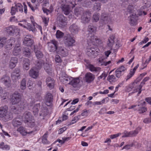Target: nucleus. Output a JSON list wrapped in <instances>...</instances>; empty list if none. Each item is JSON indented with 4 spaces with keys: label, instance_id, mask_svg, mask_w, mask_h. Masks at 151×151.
I'll return each instance as SVG.
<instances>
[{
    "label": "nucleus",
    "instance_id": "nucleus-49",
    "mask_svg": "<svg viewBox=\"0 0 151 151\" xmlns=\"http://www.w3.org/2000/svg\"><path fill=\"white\" fill-rule=\"evenodd\" d=\"M26 123L29 127H34L35 125V121L34 118Z\"/></svg>",
    "mask_w": 151,
    "mask_h": 151
},
{
    "label": "nucleus",
    "instance_id": "nucleus-41",
    "mask_svg": "<svg viewBox=\"0 0 151 151\" xmlns=\"http://www.w3.org/2000/svg\"><path fill=\"white\" fill-rule=\"evenodd\" d=\"M15 6L16 7L17 11L19 10V11L21 12H23V6L22 4L20 3H18L16 4L15 3Z\"/></svg>",
    "mask_w": 151,
    "mask_h": 151
},
{
    "label": "nucleus",
    "instance_id": "nucleus-46",
    "mask_svg": "<svg viewBox=\"0 0 151 151\" xmlns=\"http://www.w3.org/2000/svg\"><path fill=\"white\" fill-rule=\"evenodd\" d=\"M47 135L48 133L46 132L42 137V142L44 144H46L48 143V141L47 139Z\"/></svg>",
    "mask_w": 151,
    "mask_h": 151
},
{
    "label": "nucleus",
    "instance_id": "nucleus-1",
    "mask_svg": "<svg viewBox=\"0 0 151 151\" xmlns=\"http://www.w3.org/2000/svg\"><path fill=\"white\" fill-rule=\"evenodd\" d=\"M8 107L6 105L2 106L0 107V117L3 118L7 121L11 119L8 114Z\"/></svg>",
    "mask_w": 151,
    "mask_h": 151
},
{
    "label": "nucleus",
    "instance_id": "nucleus-8",
    "mask_svg": "<svg viewBox=\"0 0 151 151\" xmlns=\"http://www.w3.org/2000/svg\"><path fill=\"white\" fill-rule=\"evenodd\" d=\"M91 13L89 11H86L83 13L81 16V20L82 22L88 23L91 19Z\"/></svg>",
    "mask_w": 151,
    "mask_h": 151
},
{
    "label": "nucleus",
    "instance_id": "nucleus-28",
    "mask_svg": "<svg viewBox=\"0 0 151 151\" xmlns=\"http://www.w3.org/2000/svg\"><path fill=\"white\" fill-rule=\"evenodd\" d=\"M97 30V27L92 25H90L88 27L87 31L88 32V34L91 35L95 33Z\"/></svg>",
    "mask_w": 151,
    "mask_h": 151
},
{
    "label": "nucleus",
    "instance_id": "nucleus-29",
    "mask_svg": "<svg viewBox=\"0 0 151 151\" xmlns=\"http://www.w3.org/2000/svg\"><path fill=\"white\" fill-rule=\"evenodd\" d=\"M22 119L19 118H16L13 120L12 124L14 127H18L22 124Z\"/></svg>",
    "mask_w": 151,
    "mask_h": 151
},
{
    "label": "nucleus",
    "instance_id": "nucleus-14",
    "mask_svg": "<svg viewBox=\"0 0 151 151\" xmlns=\"http://www.w3.org/2000/svg\"><path fill=\"white\" fill-rule=\"evenodd\" d=\"M85 78L86 82L88 83H90L93 81L95 76L93 74L88 72L85 74Z\"/></svg>",
    "mask_w": 151,
    "mask_h": 151
},
{
    "label": "nucleus",
    "instance_id": "nucleus-40",
    "mask_svg": "<svg viewBox=\"0 0 151 151\" xmlns=\"http://www.w3.org/2000/svg\"><path fill=\"white\" fill-rule=\"evenodd\" d=\"M11 77L12 81H16L17 80L20 78V75L15 74L14 73H12L11 75Z\"/></svg>",
    "mask_w": 151,
    "mask_h": 151
},
{
    "label": "nucleus",
    "instance_id": "nucleus-48",
    "mask_svg": "<svg viewBox=\"0 0 151 151\" xmlns=\"http://www.w3.org/2000/svg\"><path fill=\"white\" fill-rule=\"evenodd\" d=\"M20 51V49L19 46H16L14 47L13 52L14 55H17V54Z\"/></svg>",
    "mask_w": 151,
    "mask_h": 151
},
{
    "label": "nucleus",
    "instance_id": "nucleus-21",
    "mask_svg": "<svg viewBox=\"0 0 151 151\" xmlns=\"http://www.w3.org/2000/svg\"><path fill=\"white\" fill-rule=\"evenodd\" d=\"M61 8L63 13L66 15H68L70 12V7L68 5L62 4Z\"/></svg>",
    "mask_w": 151,
    "mask_h": 151
},
{
    "label": "nucleus",
    "instance_id": "nucleus-2",
    "mask_svg": "<svg viewBox=\"0 0 151 151\" xmlns=\"http://www.w3.org/2000/svg\"><path fill=\"white\" fill-rule=\"evenodd\" d=\"M99 50L92 47H88L86 49V53L88 56L92 58H95L98 55Z\"/></svg>",
    "mask_w": 151,
    "mask_h": 151
},
{
    "label": "nucleus",
    "instance_id": "nucleus-55",
    "mask_svg": "<svg viewBox=\"0 0 151 151\" xmlns=\"http://www.w3.org/2000/svg\"><path fill=\"white\" fill-rule=\"evenodd\" d=\"M130 133V132H128L126 131H124L123 133L124 135L122 136V137H131V136Z\"/></svg>",
    "mask_w": 151,
    "mask_h": 151
},
{
    "label": "nucleus",
    "instance_id": "nucleus-3",
    "mask_svg": "<svg viewBox=\"0 0 151 151\" xmlns=\"http://www.w3.org/2000/svg\"><path fill=\"white\" fill-rule=\"evenodd\" d=\"M21 94L17 92H15L10 96V101L12 105L17 104L21 101Z\"/></svg>",
    "mask_w": 151,
    "mask_h": 151
},
{
    "label": "nucleus",
    "instance_id": "nucleus-4",
    "mask_svg": "<svg viewBox=\"0 0 151 151\" xmlns=\"http://www.w3.org/2000/svg\"><path fill=\"white\" fill-rule=\"evenodd\" d=\"M34 42L32 39V36L30 35H27L24 38L23 41V44L24 45L27 47H33Z\"/></svg>",
    "mask_w": 151,
    "mask_h": 151
},
{
    "label": "nucleus",
    "instance_id": "nucleus-54",
    "mask_svg": "<svg viewBox=\"0 0 151 151\" xmlns=\"http://www.w3.org/2000/svg\"><path fill=\"white\" fill-rule=\"evenodd\" d=\"M134 145V144L133 143H132L131 144H128L125 145L122 148V150L125 149L127 150L130 149L131 147H133Z\"/></svg>",
    "mask_w": 151,
    "mask_h": 151
},
{
    "label": "nucleus",
    "instance_id": "nucleus-32",
    "mask_svg": "<svg viewBox=\"0 0 151 151\" xmlns=\"http://www.w3.org/2000/svg\"><path fill=\"white\" fill-rule=\"evenodd\" d=\"M141 129V128L140 127H137L136 129L134 130L130 131V134L131 137H133L136 136L139 133Z\"/></svg>",
    "mask_w": 151,
    "mask_h": 151
},
{
    "label": "nucleus",
    "instance_id": "nucleus-36",
    "mask_svg": "<svg viewBox=\"0 0 151 151\" xmlns=\"http://www.w3.org/2000/svg\"><path fill=\"white\" fill-rule=\"evenodd\" d=\"M105 59L104 58H103V57L99 58L98 59L99 62L100 63H101V65H104L106 66L110 64L111 63V61H104V59Z\"/></svg>",
    "mask_w": 151,
    "mask_h": 151
},
{
    "label": "nucleus",
    "instance_id": "nucleus-52",
    "mask_svg": "<svg viewBox=\"0 0 151 151\" xmlns=\"http://www.w3.org/2000/svg\"><path fill=\"white\" fill-rule=\"evenodd\" d=\"M100 14L99 13H96L93 15V18L95 22L99 21V18Z\"/></svg>",
    "mask_w": 151,
    "mask_h": 151
},
{
    "label": "nucleus",
    "instance_id": "nucleus-15",
    "mask_svg": "<svg viewBox=\"0 0 151 151\" xmlns=\"http://www.w3.org/2000/svg\"><path fill=\"white\" fill-rule=\"evenodd\" d=\"M129 23L131 26L136 25L137 24L136 14L133 13L130 15L129 17Z\"/></svg>",
    "mask_w": 151,
    "mask_h": 151
},
{
    "label": "nucleus",
    "instance_id": "nucleus-25",
    "mask_svg": "<svg viewBox=\"0 0 151 151\" xmlns=\"http://www.w3.org/2000/svg\"><path fill=\"white\" fill-rule=\"evenodd\" d=\"M15 42V40L14 38H12L7 40V44L6 45V47L9 49H11L13 45H14Z\"/></svg>",
    "mask_w": 151,
    "mask_h": 151
},
{
    "label": "nucleus",
    "instance_id": "nucleus-34",
    "mask_svg": "<svg viewBox=\"0 0 151 151\" xmlns=\"http://www.w3.org/2000/svg\"><path fill=\"white\" fill-rule=\"evenodd\" d=\"M27 4L33 12H34L35 10L37 9L38 7L39 6V4L38 3H37L35 4H32V5L30 2H28Z\"/></svg>",
    "mask_w": 151,
    "mask_h": 151
},
{
    "label": "nucleus",
    "instance_id": "nucleus-30",
    "mask_svg": "<svg viewBox=\"0 0 151 151\" xmlns=\"http://www.w3.org/2000/svg\"><path fill=\"white\" fill-rule=\"evenodd\" d=\"M87 68L91 72H97L100 70L99 67H95L91 64H88L86 65Z\"/></svg>",
    "mask_w": 151,
    "mask_h": 151
},
{
    "label": "nucleus",
    "instance_id": "nucleus-59",
    "mask_svg": "<svg viewBox=\"0 0 151 151\" xmlns=\"http://www.w3.org/2000/svg\"><path fill=\"white\" fill-rule=\"evenodd\" d=\"M149 118H146L144 119L143 120V122L146 124H148L151 122V116H150Z\"/></svg>",
    "mask_w": 151,
    "mask_h": 151
},
{
    "label": "nucleus",
    "instance_id": "nucleus-53",
    "mask_svg": "<svg viewBox=\"0 0 151 151\" xmlns=\"http://www.w3.org/2000/svg\"><path fill=\"white\" fill-rule=\"evenodd\" d=\"M44 62L43 60H39L36 64L37 68L38 69H40L44 64Z\"/></svg>",
    "mask_w": 151,
    "mask_h": 151
},
{
    "label": "nucleus",
    "instance_id": "nucleus-51",
    "mask_svg": "<svg viewBox=\"0 0 151 151\" xmlns=\"http://www.w3.org/2000/svg\"><path fill=\"white\" fill-rule=\"evenodd\" d=\"M23 53L26 56L29 57L30 56L31 54L30 50L28 48L25 49L23 51Z\"/></svg>",
    "mask_w": 151,
    "mask_h": 151
},
{
    "label": "nucleus",
    "instance_id": "nucleus-5",
    "mask_svg": "<svg viewBox=\"0 0 151 151\" xmlns=\"http://www.w3.org/2000/svg\"><path fill=\"white\" fill-rule=\"evenodd\" d=\"M59 78L60 82L63 84H70L72 78L67 76L65 73L62 72L60 74Z\"/></svg>",
    "mask_w": 151,
    "mask_h": 151
},
{
    "label": "nucleus",
    "instance_id": "nucleus-27",
    "mask_svg": "<svg viewBox=\"0 0 151 151\" xmlns=\"http://www.w3.org/2000/svg\"><path fill=\"white\" fill-rule=\"evenodd\" d=\"M17 30V28L14 26H11L6 28L7 32L11 35L14 33Z\"/></svg>",
    "mask_w": 151,
    "mask_h": 151
},
{
    "label": "nucleus",
    "instance_id": "nucleus-37",
    "mask_svg": "<svg viewBox=\"0 0 151 151\" xmlns=\"http://www.w3.org/2000/svg\"><path fill=\"white\" fill-rule=\"evenodd\" d=\"M102 19L104 22H107L110 20V17L108 14H101Z\"/></svg>",
    "mask_w": 151,
    "mask_h": 151
},
{
    "label": "nucleus",
    "instance_id": "nucleus-57",
    "mask_svg": "<svg viewBox=\"0 0 151 151\" xmlns=\"http://www.w3.org/2000/svg\"><path fill=\"white\" fill-rule=\"evenodd\" d=\"M17 12V11L15 6H12L11 7L10 13L12 15H14Z\"/></svg>",
    "mask_w": 151,
    "mask_h": 151
},
{
    "label": "nucleus",
    "instance_id": "nucleus-9",
    "mask_svg": "<svg viewBox=\"0 0 151 151\" xmlns=\"http://www.w3.org/2000/svg\"><path fill=\"white\" fill-rule=\"evenodd\" d=\"M48 44V49L50 52H53L57 49L58 42L55 40H52Z\"/></svg>",
    "mask_w": 151,
    "mask_h": 151
},
{
    "label": "nucleus",
    "instance_id": "nucleus-64",
    "mask_svg": "<svg viewBox=\"0 0 151 151\" xmlns=\"http://www.w3.org/2000/svg\"><path fill=\"white\" fill-rule=\"evenodd\" d=\"M89 112V111L87 110H83L82 113L81 114V115L82 116H86L88 115V113Z\"/></svg>",
    "mask_w": 151,
    "mask_h": 151
},
{
    "label": "nucleus",
    "instance_id": "nucleus-23",
    "mask_svg": "<svg viewBox=\"0 0 151 151\" xmlns=\"http://www.w3.org/2000/svg\"><path fill=\"white\" fill-rule=\"evenodd\" d=\"M58 53L63 57L66 56L68 55V50L64 48H60L58 51Z\"/></svg>",
    "mask_w": 151,
    "mask_h": 151
},
{
    "label": "nucleus",
    "instance_id": "nucleus-31",
    "mask_svg": "<svg viewBox=\"0 0 151 151\" xmlns=\"http://www.w3.org/2000/svg\"><path fill=\"white\" fill-rule=\"evenodd\" d=\"M23 68L25 70H28L29 68V61L27 58H25L23 61Z\"/></svg>",
    "mask_w": 151,
    "mask_h": 151
},
{
    "label": "nucleus",
    "instance_id": "nucleus-35",
    "mask_svg": "<svg viewBox=\"0 0 151 151\" xmlns=\"http://www.w3.org/2000/svg\"><path fill=\"white\" fill-rule=\"evenodd\" d=\"M26 79L23 78L20 82V88L21 90H24L26 88Z\"/></svg>",
    "mask_w": 151,
    "mask_h": 151
},
{
    "label": "nucleus",
    "instance_id": "nucleus-38",
    "mask_svg": "<svg viewBox=\"0 0 151 151\" xmlns=\"http://www.w3.org/2000/svg\"><path fill=\"white\" fill-rule=\"evenodd\" d=\"M39 107V104H37L35 105L32 108V111L34 114L36 116L37 115L39 111L38 108Z\"/></svg>",
    "mask_w": 151,
    "mask_h": 151
},
{
    "label": "nucleus",
    "instance_id": "nucleus-17",
    "mask_svg": "<svg viewBox=\"0 0 151 151\" xmlns=\"http://www.w3.org/2000/svg\"><path fill=\"white\" fill-rule=\"evenodd\" d=\"M53 100V96L51 93L48 92L46 93L45 98L46 104L48 106L50 105V103Z\"/></svg>",
    "mask_w": 151,
    "mask_h": 151
},
{
    "label": "nucleus",
    "instance_id": "nucleus-11",
    "mask_svg": "<svg viewBox=\"0 0 151 151\" xmlns=\"http://www.w3.org/2000/svg\"><path fill=\"white\" fill-rule=\"evenodd\" d=\"M126 70V68L124 66H121L116 70L115 71L116 76L118 78H119L124 74V72Z\"/></svg>",
    "mask_w": 151,
    "mask_h": 151
},
{
    "label": "nucleus",
    "instance_id": "nucleus-45",
    "mask_svg": "<svg viewBox=\"0 0 151 151\" xmlns=\"http://www.w3.org/2000/svg\"><path fill=\"white\" fill-rule=\"evenodd\" d=\"M101 4L99 3L95 2L94 5V9L96 11L100 10L101 8Z\"/></svg>",
    "mask_w": 151,
    "mask_h": 151
},
{
    "label": "nucleus",
    "instance_id": "nucleus-6",
    "mask_svg": "<svg viewBox=\"0 0 151 151\" xmlns=\"http://www.w3.org/2000/svg\"><path fill=\"white\" fill-rule=\"evenodd\" d=\"M57 20L61 27L64 28L67 24V18L63 15H59L57 17Z\"/></svg>",
    "mask_w": 151,
    "mask_h": 151
},
{
    "label": "nucleus",
    "instance_id": "nucleus-60",
    "mask_svg": "<svg viewBox=\"0 0 151 151\" xmlns=\"http://www.w3.org/2000/svg\"><path fill=\"white\" fill-rule=\"evenodd\" d=\"M134 74V72H132L130 70L129 73L128 74L127 76V78H126V81H127L131 78L133 76Z\"/></svg>",
    "mask_w": 151,
    "mask_h": 151
},
{
    "label": "nucleus",
    "instance_id": "nucleus-22",
    "mask_svg": "<svg viewBox=\"0 0 151 151\" xmlns=\"http://www.w3.org/2000/svg\"><path fill=\"white\" fill-rule=\"evenodd\" d=\"M18 63V59L17 58L13 57L11 58L10 60L9 67L11 69L14 68Z\"/></svg>",
    "mask_w": 151,
    "mask_h": 151
},
{
    "label": "nucleus",
    "instance_id": "nucleus-24",
    "mask_svg": "<svg viewBox=\"0 0 151 151\" xmlns=\"http://www.w3.org/2000/svg\"><path fill=\"white\" fill-rule=\"evenodd\" d=\"M21 22H24L25 25L27 26V27L26 28H27L29 31H31L34 33H35L36 32V30L35 27V26H32V25L30 23H29L26 22V20H24L22 21H21Z\"/></svg>",
    "mask_w": 151,
    "mask_h": 151
},
{
    "label": "nucleus",
    "instance_id": "nucleus-62",
    "mask_svg": "<svg viewBox=\"0 0 151 151\" xmlns=\"http://www.w3.org/2000/svg\"><path fill=\"white\" fill-rule=\"evenodd\" d=\"M55 60L56 62L58 63H61L62 61L60 56L58 55L55 56Z\"/></svg>",
    "mask_w": 151,
    "mask_h": 151
},
{
    "label": "nucleus",
    "instance_id": "nucleus-13",
    "mask_svg": "<svg viewBox=\"0 0 151 151\" xmlns=\"http://www.w3.org/2000/svg\"><path fill=\"white\" fill-rule=\"evenodd\" d=\"M69 30L73 35H74L78 33L79 28L76 24H73L70 26Z\"/></svg>",
    "mask_w": 151,
    "mask_h": 151
},
{
    "label": "nucleus",
    "instance_id": "nucleus-63",
    "mask_svg": "<svg viewBox=\"0 0 151 151\" xmlns=\"http://www.w3.org/2000/svg\"><path fill=\"white\" fill-rule=\"evenodd\" d=\"M43 22L45 24V26H46L48 25L49 22V19L46 17H44L42 18Z\"/></svg>",
    "mask_w": 151,
    "mask_h": 151
},
{
    "label": "nucleus",
    "instance_id": "nucleus-7",
    "mask_svg": "<svg viewBox=\"0 0 151 151\" xmlns=\"http://www.w3.org/2000/svg\"><path fill=\"white\" fill-rule=\"evenodd\" d=\"M0 82L7 88L10 87L12 85L10 77L7 75L3 76L0 79Z\"/></svg>",
    "mask_w": 151,
    "mask_h": 151
},
{
    "label": "nucleus",
    "instance_id": "nucleus-33",
    "mask_svg": "<svg viewBox=\"0 0 151 151\" xmlns=\"http://www.w3.org/2000/svg\"><path fill=\"white\" fill-rule=\"evenodd\" d=\"M111 72H110L109 75L108 76L107 80L110 83L114 82L117 81L116 78L114 75H110Z\"/></svg>",
    "mask_w": 151,
    "mask_h": 151
},
{
    "label": "nucleus",
    "instance_id": "nucleus-10",
    "mask_svg": "<svg viewBox=\"0 0 151 151\" xmlns=\"http://www.w3.org/2000/svg\"><path fill=\"white\" fill-rule=\"evenodd\" d=\"M63 40L64 44L68 46H72L75 42V40L69 35H67V36H65Z\"/></svg>",
    "mask_w": 151,
    "mask_h": 151
},
{
    "label": "nucleus",
    "instance_id": "nucleus-12",
    "mask_svg": "<svg viewBox=\"0 0 151 151\" xmlns=\"http://www.w3.org/2000/svg\"><path fill=\"white\" fill-rule=\"evenodd\" d=\"M70 85H71L74 88L80 87L81 84L80 83V80L79 78H72L71 79Z\"/></svg>",
    "mask_w": 151,
    "mask_h": 151
},
{
    "label": "nucleus",
    "instance_id": "nucleus-61",
    "mask_svg": "<svg viewBox=\"0 0 151 151\" xmlns=\"http://www.w3.org/2000/svg\"><path fill=\"white\" fill-rule=\"evenodd\" d=\"M107 76V74L105 73V72H104L100 76L98 77V79L99 80L100 79H101L103 78H104V79H105Z\"/></svg>",
    "mask_w": 151,
    "mask_h": 151
},
{
    "label": "nucleus",
    "instance_id": "nucleus-20",
    "mask_svg": "<svg viewBox=\"0 0 151 151\" xmlns=\"http://www.w3.org/2000/svg\"><path fill=\"white\" fill-rule=\"evenodd\" d=\"M36 57L37 59L42 58L43 56L42 52L39 50H37L35 45H34L33 47Z\"/></svg>",
    "mask_w": 151,
    "mask_h": 151
},
{
    "label": "nucleus",
    "instance_id": "nucleus-47",
    "mask_svg": "<svg viewBox=\"0 0 151 151\" xmlns=\"http://www.w3.org/2000/svg\"><path fill=\"white\" fill-rule=\"evenodd\" d=\"M6 38L5 37H0V48L3 47L4 44L6 42Z\"/></svg>",
    "mask_w": 151,
    "mask_h": 151
},
{
    "label": "nucleus",
    "instance_id": "nucleus-44",
    "mask_svg": "<svg viewBox=\"0 0 151 151\" xmlns=\"http://www.w3.org/2000/svg\"><path fill=\"white\" fill-rule=\"evenodd\" d=\"M45 69L46 72L49 74H50L52 72V68L49 64H46L44 67Z\"/></svg>",
    "mask_w": 151,
    "mask_h": 151
},
{
    "label": "nucleus",
    "instance_id": "nucleus-16",
    "mask_svg": "<svg viewBox=\"0 0 151 151\" xmlns=\"http://www.w3.org/2000/svg\"><path fill=\"white\" fill-rule=\"evenodd\" d=\"M46 83L47 86L50 89H52L54 86L55 81L50 77H48L46 79Z\"/></svg>",
    "mask_w": 151,
    "mask_h": 151
},
{
    "label": "nucleus",
    "instance_id": "nucleus-58",
    "mask_svg": "<svg viewBox=\"0 0 151 151\" xmlns=\"http://www.w3.org/2000/svg\"><path fill=\"white\" fill-rule=\"evenodd\" d=\"M142 85H139V86L138 88L135 90H134V93L137 92L138 91V90H139L138 92L137 95H138V96H139V95L140 94L141 92V91H142L141 89H142Z\"/></svg>",
    "mask_w": 151,
    "mask_h": 151
},
{
    "label": "nucleus",
    "instance_id": "nucleus-42",
    "mask_svg": "<svg viewBox=\"0 0 151 151\" xmlns=\"http://www.w3.org/2000/svg\"><path fill=\"white\" fill-rule=\"evenodd\" d=\"M88 39L90 40L91 42H94L95 41L97 40L98 39L96 36L94 35V34L90 35L88 37Z\"/></svg>",
    "mask_w": 151,
    "mask_h": 151
},
{
    "label": "nucleus",
    "instance_id": "nucleus-19",
    "mask_svg": "<svg viewBox=\"0 0 151 151\" xmlns=\"http://www.w3.org/2000/svg\"><path fill=\"white\" fill-rule=\"evenodd\" d=\"M29 74L31 77L34 79L37 78L39 76V71L34 69L30 70Z\"/></svg>",
    "mask_w": 151,
    "mask_h": 151
},
{
    "label": "nucleus",
    "instance_id": "nucleus-18",
    "mask_svg": "<svg viewBox=\"0 0 151 151\" xmlns=\"http://www.w3.org/2000/svg\"><path fill=\"white\" fill-rule=\"evenodd\" d=\"M23 117L24 119L25 123L30 121L31 120L34 118L31 113L28 111H26L24 113L23 115Z\"/></svg>",
    "mask_w": 151,
    "mask_h": 151
},
{
    "label": "nucleus",
    "instance_id": "nucleus-56",
    "mask_svg": "<svg viewBox=\"0 0 151 151\" xmlns=\"http://www.w3.org/2000/svg\"><path fill=\"white\" fill-rule=\"evenodd\" d=\"M81 10L80 9V8H75L74 10V13L75 14L76 16H78L79 15H80L81 14Z\"/></svg>",
    "mask_w": 151,
    "mask_h": 151
},
{
    "label": "nucleus",
    "instance_id": "nucleus-50",
    "mask_svg": "<svg viewBox=\"0 0 151 151\" xmlns=\"http://www.w3.org/2000/svg\"><path fill=\"white\" fill-rule=\"evenodd\" d=\"M64 35V33L62 32L59 30L57 31L56 36L57 38H61Z\"/></svg>",
    "mask_w": 151,
    "mask_h": 151
},
{
    "label": "nucleus",
    "instance_id": "nucleus-43",
    "mask_svg": "<svg viewBox=\"0 0 151 151\" xmlns=\"http://www.w3.org/2000/svg\"><path fill=\"white\" fill-rule=\"evenodd\" d=\"M0 148L6 150H9L10 149V146L7 145H4V142H2L0 143Z\"/></svg>",
    "mask_w": 151,
    "mask_h": 151
},
{
    "label": "nucleus",
    "instance_id": "nucleus-39",
    "mask_svg": "<svg viewBox=\"0 0 151 151\" xmlns=\"http://www.w3.org/2000/svg\"><path fill=\"white\" fill-rule=\"evenodd\" d=\"M17 130L23 136L26 135L27 133L25 128L22 127H20L17 129Z\"/></svg>",
    "mask_w": 151,
    "mask_h": 151
},
{
    "label": "nucleus",
    "instance_id": "nucleus-26",
    "mask_svg": "<svg viewBox=\"0 0 151 151\" xmlns=\"http://www.w3.org/2000/svg\"><path fill=\"white\" fill-rule=\"evenodd\" d=\"M146 102L145 101H144L142 102L140 104L138 105V106H142L140 107L139 109V113L140 114L146 112L147 110V108L145 107L144 106L145 105Z\"/></svg>",
    "mask_w": 151,
    "mask_h": 151
}]
</instances>
